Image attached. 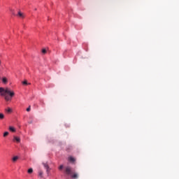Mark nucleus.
Returning <instances> with one entry per match:
<instances>
[{"label":"nucleus","mask_w":179,"mask_h":179,"mask_svg":"<svg viewBox=\"0 0 179 179\" xmlns=\"http://www.w3.org/2000/svg\"><path fill=\"white\" fill-rule=\"evenodd\" d=\"M14 141H16L17 143H20V138L17 136H14Z\"/></svg>","instance_id":"9"},{"label":"nucleus","mask_w":179,"mask_h":179,"mask_svg":"<svg viewBox=\"0 0 179 179\" xmlns=\"http://www.w3.org/2000/svg\"><path fill=\"white\" fill-rule=\"evenodd\" d=\"M42 52H43V54H46L47 53V50L45 49H43L42 50Z\"/></svg>","instance_id":"16"},{"label":"nucleus","mask_w":179,"mask_h":179,"mask_svg":"<svg viewBox=\"0 0 179 179\" xmlns=\"http://www.w3.org/2000/svg\"><path fill=\"white\" fill-rule=\"evenodd\" d=\"M64 169V165H60L59 167V170H62Z\"/></svg>","instance_id":"17"},{"label":"nucleus","mask_w":179,"mask_h":179,"mask_svg":"<svg viewBox=\"0 0 179 179\" xmlns=\"http://www.w3.org/2000/svg\"><path fill=\"white\" fill-rule=\"evenodd\" d=\"M8 135H9V132H8V131L4 132V134H3L4 138L8 136Z\"/></svg>","instance_id":"15"},{"label":"nucleus","mask_w":179,"mask_h":179,"mask_svg":"<svg viewBox=\"0 0 179 179\" xmlns=\"http://www.w3.org/2000/svg\"><path fill=\"white\" fill-rule=\"evenodd\" d=\"M38 176L41 178H43V171H39Z\"/></svg>","instance_id":"10"},{"label":"nucleus","mask_w":179,"mask_h":179,"mask_svg":"<svg viewBox=\"0 0 179 179\" xmlns=\"http://www.w3.org/2000/svg\"><path fill=\"white\" fill-rule=\"evenodd\" d=\"M9 131H10L11 132H16V129L13 127H10Z\"/></svg>","instance_id":"8"},{"label":"nucleus","mask_w":179,"mask_h":179,"mask_svg":"<svg viewBox=\"0 0 179 179\" xmlns=\"http://www.w3.org/2000/svg\"><path fill=\"white\" fill-rule=\"evenodd\" d=\"M0 94L4 97L6 101L12 100V97L15 96V92L10 90H0Z\"/></svg>","instance_id":"1"},{"label":"nucleus","mask_w":179,"mask_h":179,"mask_svg":"<svg viewBox=\"0 0 179 179\" xmlns=\"http://www.w3.org/2000/svg\"><path fill=\"white\" fill-rule=\"evenodd\" d=\"M17 16H19V17H21L22 19H23V17H24V14H23V13H22V11H19L17 13Z\"/></svg>","instance_id":"5"},{"label":"nucleus","mask_w":179,"mask_h":179,"mask_svg":"<svg viewBox=\"0 0 179 179\" xmlns=\"http://www.w3.org/2000/svg\"><path fill=\"white\" fill-rule=\"evenodd\" d=\"M22 85L23 86H27V85H30V83L27 82V80H24V81H22Z\"/></svg>","instance_id":"7"},{"label":"nucleus","mask_w":179,"mask_h":179,"mask_svg":"<svg viewBox=\"0 0 179 179\" xmlns=\"http://www.w3.org/2000/svg\"><path fill=\"white\" fill-rule=\"evenodd\" d=\"M0 90H5V89H3V87H0Z\"/></svg>","instance_id":"19"},{"label":"nucleus","mask_w":179,"mask_h":179,"mask_svg":"<svg viewBox=\"0 0 179 179\" xmlns=\"http://www.w3.org/2000/svg\"><path fill=\"white\" fill-rule=\"evenodd\" d=\"M2 83H3L4 85H6V83H8V78H6V77H3L1 79Z\"/></svg>","instance_id":"4"},{"label":"nucleus","mask_w":179,"mask_h":179,"mask_svg":"<svg viewBox=\"0 0 179 179\" xmlns=\"http://www.w3.org/2000/svg\"><path fill=\"white\" fill-rule=\"evenodd\" d=\"M65 173L67 176H71V178L73 179H77L79 177L78 173H73L72 175V168L71 166H66L65 168Z\"/></svg>","instance_id":"2"},{"label":"nucleus","mask_w":179,"mask_h":179,"mask_svg":"<svg viewBox=\"0 0 179 179\" xmlns=\"http://www.w3.org/2000/svg\"><path fill=\"white\" fill-rule=\"evenodd\" d=\"M31 173H33V169L30 168L29 169H28V173L31 174Z\"/></svg>","instance_id":"14"},{"label":"nucleus","mask_w":179,"mask_h":179,"mask_svg":"<svg viewBox=\"0 0 179 179\" xmlns=\"http://www.w3.org/2000/svg\"><path fill=\"white\" fill-rule=\"evenodd\" d=\"M30 110H31V106H29L27 108V111L29 112L30 111Z\"/></svg>","instance_id":"18"},{"label":"nucleus","mask_w":179,"mask_h":179,"mask_svg":"<svg viewBox=\"0 0 179 179\" xmlns=\"http://www.w3.org/2000/svg\"><path fill=\"white\" fill-rule=\"evenodd\" d=\"M44 168L46 169L47 173H50V166H48V164H43Z\"/></svg>","instance_id":"3"},{"label":"nucleus","mask_w":179,"mask_h":179,"mask_svg":"<svg viewBox=\"0 0 179 179\" xmlns=\"http://www.w3.org/2000/svg\"><path fill=\"white\" fill-rule=\"evenodd\" d=\"M69 160L71 162V163H75L76 159L73 157H69Z\"/></svg>","instance_id":"6"},{"label":"nucleus","mask_w":179,"mask_h":179,"mask_svg":"<svg viewBox=\"0 0 179 179\" xmlns=\"http://www.w3.org/2000/svg\"><path fill=\"white\" fill-rule=\"evenodd\" d=\"M18 159L19 157L17 156H15L13 158V162H16Z\"/></svg>","instance_id":"13"},{"label":"nucleus","mask_w":179,"mask_h":179,"mask_svg":"<svg viewBox=\"0 0 179 179\" xmlns=\"http://www.w3.org/2000/svg\"><path fill=\"white\" fill-rule=\"evenodd\" d=\"M6 111L7 113H12V109L10 108H8L7 109H6Z\"/></svg>","instance_id":"11"},{"label":"nucleus","mask_w":179,"mask_h":179,"mask_svg":"<svg viewBox=\"0 0 179 179\" xmlns=\"http://www.w3.org/2000/svg\"><path fill=\"white\" fill-rule=\"evenodd\" d=\"M5 118V115L3 113H0V120H3Z\"/></svg>","instance_id":"12"},{"label":"nucleus","mask_w":179,"mask_h":179,"mask_svg":"<svg viewBox=\"0 0 179 179\" xmlns=\"http://www.w3.org/2000/svg\"><path fill=\"white\" fill-rule=\"evenodd\" d=\"M0 65H1V60H0Z\"/></svg>","instance_id":"20"}]
</instances>
